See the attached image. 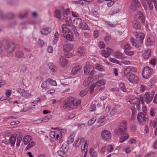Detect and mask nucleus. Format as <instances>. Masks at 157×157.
<instances>
[{
    "mask_svg": "<svg viewBox=\"0 0 157 157\" xmlns=\"http://www.w3.org/2000/svg\"><path fill=\"white\" fill-rule=\"evenodd\" d=\"M75 101V99L73 97H69L66 101L65 103L64 104L63 108L66 109H68L69 110L75 108L78 105L80 104V100Z\"/></svg>",
    "mask_w": 157,
    "mask_h": 157,
    "instance_id": "obj_1",
    "label": "nucleus"
},
{
    "mask_svg": "<svg viewBox=\"0 0 157 157\" xmlns=\"http://www.w3.org/2000/svg\"><path fill=\"white\" fill-rule=\"evenodd\" d=\"M32 140V138L30 136L25 135L23 138L22 141L25 145H27L25 149L28 150L29 149L35 145L36 143L34 141H30Z\"/></svg>",
    "mask_w": 157,
    "mask_h": 157,
    "instance_id": "obj_2",
    "label": "nucleus"
},
{
    "mask_svg": "<svg viewBox=\"0 0 157 157\" xmlns=\"http://www.w3.org/2000/svg\"><path fill=\"white\" fill-rule=\"evenodd\" d=\"M105 84V81L103 80H101L96 82L94 84L92 85L90 88V94H92L94 90H97V91L96 92V93H98L100 91V88H98V87L101 86V85H103Z\"/></svg>",
    "mask_w": 157,
    "mask_h": 157,
    "instance_id": "obj_3",
    "label": "nucleus"
},
{
    "mask_svg": "<svg viewBox=\"0 0 157 157\" xmlns=\"http://www.w3.org/2000/svg\"><path fill=\"white\" fill-rule=\"evenodd\" d=\"M147 119V116L146 113H139L137 115V120L139 123L144 125Z\"/></svg>",
    "mask_w": 157,
    "mask_h": 157,
    "instance_id": "obj_4",
    "label": "nucleus"
},
{
    "mask_svg": "<svg viewBox=\"0 0 157 157\" xmlns=\"http://www.w3.org/2000/svg\"><path fill=\"white\" fill-rule=\"evenodd\" d=\"M133 34L138 43L141 44L143 41L145 36L144 34L141 32L137 31L134 32Z\"/></svg>",
    "mask_w": 157,
    "mask_h": 157,
    "instance_id": "obj_5",
    "label": "nucleus"
},
{
    "mask_svg": "<svg viewBox=\"0 0 157 157\" xmlns=\"http://www.w3.org/2000/svg\"><path fill=\"white\" fill-rule=\"evenodd\" d=\"M152 72V69L148 66H146L143 70V77L145 78H147L151 75Z\"/></svg>",
    "mask_w": 157,
    "mask_h": 157,
    "instance_id": "obj_6",
    "label": "nucleus"
},
{
    "mask_svg": "<svg viewBox=\"0 0 157 157\" xmlns=\"http://www.w3.org/2000/svg\"><path fill=\"white\" fill-rule=\"evenodd\" d=\"M154 92H151L150 94L149 92H146L144 95V101L147 104L150 103L152 101L154 96Z\"/></svg>",
    "mask_w": 157,
    "mask_h": 157,
    "instance_id": "obj_7",
    "label": "nucleus"
},
{
    "mask_svg": "<svg viewBox=\"0 0 157 157\" xmlns=\"http://www.w3.org/2000/svg\"><path fill=\"white\" fill-rule=\"evenodd\" d=\"M6 51L8 53L13 52L15 49V45L13 42H8L5 46Z\"/></svg>",
    "mask_w": 157,
    "mask_h": 157,
    "instance_id": "obj_8",
    "label": "nucleus"
},
{
    "mask_svg": "<svg viewBox=\"0 0 157 157\" xmlns=\"http://www.w3.org/2000/svg\"><path fill=\"white\" fill-rule=\"evenodd\" d=\"M101 135L103 139L105 140H108L111 138V134L109 131L104 130L101 132Z\"/></svg>",
    "mask_w": 157,
    "mask_h": 157,
    "instance_id": "obj_9",
    "label": "nucleus"
},
{
    "mask_svg": "<svg viewBox=\"0 0 157 157\" xmlns=\"http://www.w3.org/2000/svg\"><path fill=\"white\" fill-rule=\"evenodd\" d=\"M134 19L137 21L140 20L142 23H143L144 22L145 17L142 12L140 11H138L135 14Z\"/></svg>",
    "mask_w": 157,
    "mask_h": 157,
    "instance_id": "obj_10",
    "label": "nucleus"
},
{
    "mask_svg": "<svg viewBox=\"0 0 157 157\" xmlns=\"http://www.w3.org/2000/svg\"><path fill=\"white\" fill-rule=\"evenodd\" d=\"M126 78L130 82L137 83L138 82V77L133 73L130 74Z\"/></svg>",
    "mask_w": 157,
    "mask_h": 157,
    "instance_id": "obj_11",
    "label": "nucleus"
},
{
    "mask_svg": "<svg viewBox=\"0 0 157 157\" xmlns=\"http://www.w3.org/2000/svg\"><path fill=\"white\" fill-rule=\"evenodd\" d=\"M17 92L19 93L20 95L25 98H31L32 96L31 94L27 93L23 89L21 88H18L17 89Z\"/></svg>",
    "mask_w": 157,
    "mask_h": 157,
    "instance_id": "obj_12",
    "label": "nucleus"
},
{
    "mask_svg": "<svg viewBox=\"0 0 157 157\" xmlns=\"http://www.w3.org/2000/svg\"><path fill=\"white\" fill-rule=\"evenodd\" d=\"M94 69V68L92 65L89 63H87L84 66V73L86 75H88L90 71Z\"/></svg>",
    "mask_w": 157,
    "mask_h": 157,
    "instance_id": "obj_13",
    "label": "nucleus"
},
{
    "mask_svg": "<svg viewBox=\"0 0 157 157\" xmlns=\"http://www.w3.org/2000/svg\"><path fill=\"white\" fill-rule=\"evenodd\" d=\"M125 132V131L120 128H119L115 129L114 131V133L116 136H121L124 134V133Z\"/></svg>",
    "mask_w": 157,
    "mask_h": 157,
    "instance_id": "obj_14",
    "label": "nucleus"
},
{
    "mask_svg": "<svg viewBox=\"0 0 157 157\" xmlns=\"http://www.w3.org/2000/svg\"><path fill=\"white\" fill-rule=\"evenodd\" d=\"M85 140L83 138H81L80 139H78L75 141L73 144V146L74 147H77L82 144L84 143Z\"/></svg>",
    "mask_w": 157,
    "mask_h": 157,
    "instance_id": "obj_15",
    "label": "nucleus"
},
{
    "mask_svg": "<svg viewBox=\"0 0 157 157\" xmlns=\"http://www.w3.org/2000/svg\"><path fill=\"white\" fill-rule=\"evenodd\" d=\"M85 52V49L84 48L80 47L76 50V54L78 56H82L84 54Z\"/></svg>",
    "mask_w": 157,
    "mask_h": 157,
    "instance_id": "obj_16",
    "label": "nucleus"
},
{
    "mask_svg": "<svg viewBox=\"0 0 157 157\" xmlns=\"http://www.w3.org/2000/svg\"><path fill=\"white\" fill-rule=\"evenodd\" d=\"M59 63L61 66L64 67H66L68 64V62L67 59L63 57H61Z\"/></svg>",
    "mask_w": 157,
    "mask_h": 157,
    "instance_id": "obj_17",
    "label": "nucleus"
},
{
    "mask_svg": "<svg viewBox=\"0 0 157 157\" xmlns=\"http://www.w3.org/2000/svg\"><path fill=\"white\" fill-rule=\"evenodd\" d=\"M133 27L136 29H139L141 28V25L139 21L134 19L132 22Z\"/></svg>",
    "mask_w": 157,
    "mask_h": 157,
    "instance_id": "obj_18",
    "label": "nucleus"
},
{
    "mask_svg": "<svg viewBox=\"0 0 157 157\" xmlns=\"http://www.w3.org/2000/svg\"><path fill=\"white\" fill-rule=\"evenodd\" d=\"M114 54V57L118 59H122L125 58L123 55L119 51H116Z\"/></svg>",
    "mask_w": 157,
    "mask_h": 157,
    "instance_id": "obj_19",
    "label": "nucleus"
},
{
    "mask_svg": "<svg viewBox=\"0 0 157 157\" xmlns=\"http://www.w3.org/2000/svg\"><path fill=\"white\" fill-rule=\"evenodd\" d=\"M134 103H135L136 106V108L138 110H139L140 108V101L141 100V98H139L138 97H136L135 98L134 100Z\"/></svg>",
    "mask_w": 157,
    "mask_h": 157,
    "instance_id": "obj_20",
    "label": "nucleus"
},
{
    "mask_svg": "<svg viewBox=\"0 0 157 157\" xmlns=\"http://www.w3.org/2000/svg\"><path fill=\"white\" fill-rule=\"evenodd\" d=\"M151 51L150 49L145 50L143 54L144 58L145 59L149 58L151 56Z\"/></svg>",
    "mask_w": 157,
    "mask_h": 157,
    "instance_id": "obj_21",
    "label": "nucleus"
},
{
    "mask_svg": "<svg viewBox=\"0 0 157 157\" xmlns=\"http://www.w3.org/2000/svg\"><path fill=\"white\" fill-rule=\"evenodd\" d=\"M51 31V29L50 28L47 27L41 29L40 32L43 35H45L49 33Z\"/></svg>",
    "mask_w": 157,
    "mask_h": 157,
    "instance_id": "obj_22",
    "label": "nucleus"
},
{
    "mask_svg": "<svg viewBox=\"0 0 157 157\" xmlns=\"http://www.w3.org/2000/svg\"><path fill=\"white\" fill-rule=\"evenodd\" d=\"M15 56L17 58L20 59L22 58L24 56V53L23 51L19 50L16 51L14 54Z\"/></svg>",
    "mask_w": 157,
    "mask_h": 157,
    "instance_id": "obj_23",
    "label": "nucleus"
},
{
    "mask_svg": "<svg viewBox=\"0 0 157 157\" xmlns=\"http://www.w3.org/2000/svg\"><path fill=\"white\" fill-rule=\"evenodd\" d=\"M93 80H92L91 78L89 79V77L88 78H86L83 82L84 85L85 86H87L88 85H90L91 86L93 85Z\"/></svg>",
    "mask_w": 157,
    "mask_h": 157,
    "instance_id": "obj_24",
    "label": "nucleus"
},
{
    "mask_svg": "<svg viewBox=\"0 0 157 157\" xmlns=\"http://www.w3.org/2000/svg\"><path fill=\"white\" fill-rule=\"evenodd\" d=\"M16 140V136L13 135L10 138L9 140L10 143L11 147H13L14 146Z\"/></svg>",
    "mask_w": 157,
    "mask_h": 157,
    "instance_id": "obj_25",
    "label": "nucleus"
},
{
    "mask_svg": "<svg viewBox=\"0 0 157 157\" xmlns=\"http://www.w3.org/2000/svg\"><path fill=\"white\" fill-rule=\"evenodd\" d=\"M119 127L126 131L127 128V124L126 121L124 120L122 121L120 123Z\"/></svg>",
    "mask_w": 157,
    "mask_h": 157,
    "instance_id": "obj_26",
    "label": "nucleus"
},
{
    "mask_svg": "<svg viewBox=\"0 0 157 157\" xmlns=\"http://www.w3.org/2000/svg\"><path fill=\"white\" fill-rule=\"evenodd\" d=\"M81 68V65H78L74 67L71 71V73L72 74L75 75L77 72L79 71Z\"/></svg>",
    "mask_w": 157,
    "mask_h": 157,
    "instance_id": "obj_27",
    "label": "nucleus"
},
{
    "mask_svg": "<svg viewBox=\"0 0 157 157\" xmlns=\"http://www.w3.org/2000/svg\"><path fill=\"white\" fill-rule=\"evenodd\" d=\"M82 20L81 18H78L75 19L73 21V25L78 27L80 26Z\"/></svg>",
    "mask_w": 157,
    "mask_h": 157,
    "instance_id": "obj_28",
    "label": "nucleus"
},
{
    "mask_svg": "<svg viewBox=\"0 0 157 157\" xmlns=\"http://www.w3.org/2000/svg\"><path fill=\"white\" fill-rule=\"evenodd\" d=\"M131 67H128L125 68L124 71V75L126 77L128 76L130 74L132 73L131 72Z\"/></svg>",
    "mask_w": 157,
    "mask_h": 157,
    "instance_id": "obj_29",
    "label": "nucleus"
},
{
    "mask_svg": "<svg viewBox=\"0 0 157 157\" xmlns=\"http://www.w3.org/2000/svg\"><path fill=\"white\" fill-rule=\"evenodd\" d=\"M73 47V44H65L63 46V48L65 51H66L67 52L69 50H71L72 49Z\"/></svg>",
    "mask_w": 157,
    "mask_h": 157,
    "instance_id": "obj_30",
    "label": "nucleus"
},
{
    "mask_svg": "<svg viewBox=\"0 0 157 157\" xmlns=\"http://www.w3.org/2000/svg\"><path fill=\"white\" fill-rule=\"evenodd\" d=\"M89 153L91 157H97V154L95 149L91 148L89 150Z\"/></svg>",
    "mask_w": 157,
    "mask_h": 157,
    "instance_id": "obj_31",
    "label": "nucleus"
},
{
    "mask_svg": "<svg viewBox=\"0 0 157 157\" xmlns=\"http://www.w3.org/2000/svg\"><path fill=\"white\" fill-rule=\"evenodd\" d=\"M155 0H147L149 9L150 10H152L153 8V5L152 3V2H153L155 4Z\"/></svg>",
    "mask_w": 157,
    "mask_h": 157,
    "instance_id": "obj_32",
    "label": "nucleus"
},
{
    "mask_svg": "<svg viewBox=\"0 0 157 157\" xmlns=\"http://www.w3.org/2000/svg\"><path fill=\"white\" fill-rule=\"evenodd\" d=\"M63 36L69 41H72L73 40V37L70 34H63Z\"/></svg>",
    "mask_w": 157,
    "mask_h": 157,
    "instance_id": "obj_33",
    "label": "nucleus"
},
{
    "mask_svg": "<svg viewBox=\"0 0 157 157\" xmlns=\"http://www.w3.org/2000/svg\"><path fill=\"white\" fill-rule=\"evenodd\" d=\"M67 25L65 24H63L62 25V31L63 33H69L70 31L69 29L67 28Z\"/></svg>",
    "mask_w": 157,
    "mask_h": 157,
    "instance_id": "obj_34",
    "label": "nucleus"
},
{
    "mask_svg": "<svg viewBox=\"0 0 157 157\" xmlns=\"http://www.w3.org/2000/svg\"><path fill=\"white\" fill-rule=\"evenodd\" d=\"M75 136V134L73 133L69 137L67 140L68 144L71 143L74 141Z\"/></svg>",
    "mask_w": 157,
    "mask_h": 157,
    "instance_id": "obj_35",
    "label": "nucleus"
},
{
    "mask_svg": "<svg viewBox=\"0 0 157 157\" xmlns=\"http://www.w3.org/2000/svg\"><path fill=\"white\" fill-rule=\"evenodd\" d=\"M84 145L83 146L82 145L81 146V150L82 152H83L87 151V146L88 145L86 142L84 141Z\"/></svg>",
    "mask_w": 157,
    "mask_h": 157,
    "instance_id": "obj_36",
    "label": "nucleus"
},
{
    "mask_svg": "<svg viewBox=\"0 0 157 157\" xmlns=\"http://www.w3.org/2000/svg\"><path fill=\"white\" fill-rule=\"evenodd\" d=\"M124 135V136L120 138L119 140L120 143H122L124 142L129 138V135L128 134H125Z\"/></svg>",
    "mask_w": 157,
    "mask_h": 157,
    "instance_id": "obj_37",
    "label": "nucleus"
},
{
    "mask_svg": "<svg viewBox=\"0 0 157 157\" xmlns=\"http://www.w3.org/2000/svg\"><path fill=\"white\" fill-rule=\"evenodd\" d=\"M90 2V1H88L87 0H79V4L83 6L89 4Z\"/></svg>",
    "mask_w": 157,
    "mask_h": 157,
    "instance_id": "obj_38",
    "label": "nucleus"
},
{
    "mask_svg": "<svg viewBox=\"0 0 157 157\" xmlns=\"http://www.w3.org/2000/svg\"><path fill=\"white\" fill-rule=\"evenodd\" d=\"M105 22L106 25L109 27H113L117 25V24L112 23L109 21H105Z\"/></svg>",
    "mask_w": 157,
    "mask_h": 157,
    "instance_id": "obj_39",
    "label": "nucleus"
},
{
    "mask_svg": "<svg viewBox=\"0 0 157 157\" xmlns=\"http://www.w3.org/2000/svg\"><path fill=\"white\" fill-rule=\"evenodd\" d=\"M154 44V41L151 40L149 38H148L147 39L145 44L147 46H151L153 45Z\"/></svg>",
    "mask_w": 157,
    "mask_h": 157,
    "instance_id": "obj_40",
    "label": "nucleus"
},
{
    "mask_svg": "<svg viewBox=\"0 0 157 157\" xmlns=\"http://www.w3.org/2000/svg\"><path fill=\"white\" fill-rule=\"evenodd\" d=\"M90 90V88H87L82 90L81 91L79 94L80 95L81 97H84L86 95L89 90Z\"/></svg>",
    "mask_w": 157,
    "mask_h": 157,
    "instance_id": "obj_41",
    "label": "nucleus"
},
{
    "mask_svg": "<svg viewBox=\"0 0 157 157\" xmlns=\"http://www.w3.org/2000/svg\"><path fill=\"white\" fill-rule=\"evenodd\" d=\"M79 28L84 30H87L88 29V27L87 25L85 23H81Z\"/></svg>",
    "mask_w": 157,
    "mask_h": 157,
    "instance_id": "obj_42",
    "label": "nucleus"
},
{
    "mask_svg": "<svg viewBox=\"0 0 157 157\" xmlns=\"http://www.w3.org/2000/svg\"><path fill=\"white\" fill-rule=\"evenodd\" d=\"M101 55L105 57H107L110 55V52L102 50L101 52Z\"/></svg>",
    "mask_w": 157,
    "mask_h": 157,
    "instance_id": "obj_43",
    "label": "nucleus"
},
{
    "mask_svg": "<svg viewBox=\"0 0 157 157\" xmlns=\"http://www.w3.org/2000/svg\"><path fill=\"white\" fill-rule=\"evenodd\" d=\"M48 66L49 69L52 72H54L56 69V66L52 63H50L48 64Z\"/></svg>",
    "mask_w": 157,
    "mask_h": 157,
    "instance_id": "obj_44",
    "label": "nucleus"
},
{
    "mask_svg": "<svg viewBox=\"0 0 157 157\" xmlns=\"http://www.w3.org/2000/svg\"><path fill=\"white\" fill-rule=\"evenodd\" d=\"M119 86L121 90L123 92H126V89L124 83H120L119 84Z\"/></svg>",
    "mask_w": 157,
    "mask_h": 157,
    "instance_id": "obj_45",
    "label": "nucleus"
},
{
    "mask_svg": "<svg viewBox=\"0 0 157 157\" xmlns=\"http://www.w3.org/2000/svg\"><path fill=\"white\" fill-rule=\"evenodd\" d=\"M68 149L67 145L66 144H63L60 148L61 150L63 151L66 153L67 152Z\"/></svg>",
    "mask_w": 157,
    "mask_h": 157,
    "instance_id": "obj_46",
    "label": "nucleus"
},
{
    "mask_svg": "<svg viewBox=\"0 0 157 157\" xmlns=\"http://www.w3.org/2000/svg\"><path fill=\"white\" fill-rule=\"evenodd\" d=\"M55 16L57 18L60 19L61 18V15L60 10H56L55 13Z\"/></svg>",
    "mask_w": 157,
    "mask_h": 157,
    "instance_id": "obj_47",
    "label": "nucleus"
},
{
    "mask_svg": "<svg viewBox=\"0 0 157 157\" xmlns=\"http://www.w3.org/2000/svg\"><path fill=\"white\" fill-rule=\"evenodd\" d=\"M57 153L59 156L61 157H66V153L61 149L58 151Z\"/></svg>",
    "mask_w": 157,
    "mask_h": 157,
    "instance_id": "obj_48",
    "label": "nucleus"
},
{
    "mask_svg": "<svg viewBox=\"0 0 157 157\" xmlns=\"http://www.w3.org/2000/svg\"><path fill=\"white\" fill-rule=\"evenodd\" d=\"M95 68L98 70L100 71H104V69L103 66L98 63L96 64Z\"/></svg>",
    "mask_w": 157,
    "mask_h": 157,
    "instance_id": "obj_49",
    "label": "nucleus"
},
{
    "mask_svg": "<svg viewBox=\"0 0 157 157\" xmlns=\"http://www.w3.org/2000/svg\"><path fill=\"white\" fill-rule=\"evenodd\" d=\"M133 46H135L136 47H138L139 46V44L138 42L137 43H136L135 40L133 38H131L130 40Z\"/></svg>",
    "mask_w": 157,
    "mask_h": 157,
    "instance_id": "obj_50",
    "label": "nucleus"
},
{
    "mask_svg": "<svg viewBox=\"0 0 157 157\" xmlns=\"http://www.w3.org/2000/svg\"><path fill=\"white\" fill-rule=\"evenodd\" d=\"M156 109L154 108H151L150 111V115L152 117H154L155 116Z\"/></svg>",
    "mask_w": 157,
    "mask_h": 157,
    "instance_id": "obj_51",
    "label": "nucleus"
},
{
    "mask_svg": "<svg viewBox=\"0 0 157 157\" xmlns=\"http://www.w3.org/2000/svg\"><path fill=\"white\" fill-rule=\"evenodd\" d=\"M113 149V146L112 144H109L108 147H107V151L109 153L111 152Z\"/></svg>",
    "mask_w": 157,
    "mask_h": 157,
    "instance_id": "obj_52",
    "label": "nucleus"
},
{
    "mask_svg": "<svg viewBox=\"0 0 157 157\" xmlns=\"http://www.w3.org/2000/svg\"><path fill=\"white\" fill-rule=\"evenodd\" d=\"M132 4H134L137 7H140V3L138 0H132Z\"/></svg>",
    "mask_w": 157,
    "mask_h": 157,
    "instance_id": "obj_53",
    "label": "nucleus"
},
{
    "mask_svg": "<svg viewBox=\"0 0 157 157\" xmlns=\"http://www.w3.org/2000/svg\"><path fill=\"white\" fill-rule=\"evenodd\" d=\"M48 82H49L50 84L53 86H56L57 84L55 80L49 79H48Z\"/></svg>",
    "mask_w": 157,
    "mask_h": 157,
    "instance_id": "obj_54",
    "label": "nucleus"
},
{
    "mask_svg": "<svg viewBox=\"0 0 157 157\" xmlns=\"http://www.w3.org/2000/svg\"><path fill=\"white\" fill-rule=\"evenodd\" d=\"M50 116H47L45 117L41 118V120L42 122H48Z\"/></svg>",
    "mask_w": 157,
    "mask_h": 157,
    "instance_id": "obj_55",
    "label": "nucleus"
},
{
    "mask_svg": "<svg viewBox=\"0 0 157 157\" xmlns=\"http://www.w3.org/2000/svg\"><path fill=\"white\" fill-rule=\"evenodd\" d=\"M41 87L42 89L45 90L47 89L48 87V84L46 81L43 82L41 85Z\"/></svg>",
    "mask_w": 157,
    "mask_h": 157,
    "instance_id": "obj_56",
    "label": "nucleus"
},
{
    "mask_svg": "<svg viewBox=\"0 0 157 157\" xmlns=\"http://www.w3.org/2000/svg\"><path fill=\"white\" fill-rule=\"evenodd\" d=\"M28 14V13L26 12L24 14H22L21 13H19L18 14V17L20 18H23L26 17Z\"/></svg>",
    "mask_w": 157,
    "mask_h": 157,
    "instance_id": "obj_57",
    "label": "nucleus"
},
{
    "mask_svg": "<svg viewBox=\"0 0 157 157\" xmlns=\"http://www.w3.org/2000/svg\"><path fill=\"white\" fill-rule=\"evenodd\" d=\"M124 52L127 55L130 56L134 55V54L133 52L130 51L129 50H124Z\"/></svg>",
    "mask_w": 157,
    "mask_h": 157,
    "instance_id": "obj_58",
    "label": "nucleus"
},
{
    "mask_svg": "<svg viewBox=\"0 0 157 157\" xmlns=\"http://www.w3.org/2000/svg\"><path fill=\"white\" fill-rule=\"evenodd\" d=\"M105 117L103 116H101L98 119V122L99 123H101L104 121Z\"/></svg>",
    "mask_w": 157,
    "mask_h": 157,
    "instance_id": "obj_59",
    "label": "nucleus"
},
{
    "mask_svg": "<svg viewBox=\"0 0 157 157\" xmlns=\"http://www.w3.org/2000/svg\"><path fill=\"white\" fill-rule=\"evenodd\" d=\"M139 7H137L136 6V5L134 4H132L130 6V9L132 10L133 11H135Z\"/></svg>",
    "mask_w": 157,
    "mask_h": 157,
    "instance_id": "obj_60",
    "label": "nucleus"
},
{
    "mask_svg": "<svg viewBox=\"0 0 157 157\" xmlns=\"http://www.w3.org/2000/svg\"><path fill=\"white\" fill-rule=\"evenodd\" d=\"M21 140L22 139L21 137H17L16 143V146L17 147H18L19 146Z\"/></svg>",
    "mask_w": 157,
    "mask_h": 157,
    "instance_id": "obj_61",
    "label": "nucleus"
},
{
    "mask_svg": "<svg viewBox=\"0 0 157 157\" xmlns=\"http://www.w3.org/2000/svg\"><path fill=\"white\" fill-rule=\"evenodd\" d=\"M6 16L7 18L10 19L13 18L14 17V15L12 13H9L7 14Z\"/></svg>",
    "mask_w": 157,
    "mask_h": 157,
    "instance_id": "obj_62",
    "label": "nucleus"
},
{
    "mask_svg": "<svg viewBox=\"0 0 157 157\" xmlns=\"http://www.w3.org/2000/svg\"><path fill=\"white\" fill-rule=\"evenodd\" d=\"M98 45L99 47L101 48H104L105 47V44L103 42H100L98 44Z\"/></svg>",
    "mask_w": 157,
    "mask_h": 157,
    "instance_id": "obj_63",
    "label": "nucleus"
},
{
    "mask_svg": "<svg viewBox=\"0 0 157 157\" xmlns=\"http://www.w3.org/2000/svg\"><path fill=\"white\" fill-rule=\"evenodd\" d=\"M152 125L153 128H155L157 125V119H155L152 122Z\"/></svg>",
    "mask_w": 157,
    "mask_h": 157,
    "instance_id": "obj_64",
    "label": "nucleus"
}]
</instances>
